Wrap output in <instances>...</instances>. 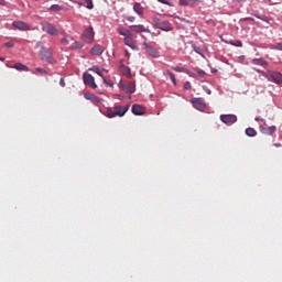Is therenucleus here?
<instances>
[{
  "instance_id": "nucleus-1",
  "label": "nucleus",
  "mask_w": 282,
  "mask_h": 282,
  "mask_svg": "<svg viewBox=\"0 0 282 282\" xmlns=\"http://www.w3.org/2000/svg\"><path fill=\"white\" fill-rule=\"evenodd\" d=\"M269 83H274L275 85H282V74L280 72H274V70H268L265 72H260Z\"/></svg>"
},
{
  "instance_id": "nucleus-2",
  "label": "nucleus",
  "mask_w": 282,
  "mask_h": 282,
  "mask_svg": "<svg viewBox=\"0 0 282 282\" xmlns=\"http://www.w3.org/2000/svg\"><path fill=\"white\" fill-rule=\"evenodd\" d=\"M115 110L108 109L107 110V118H122L127 111H129V105L126 106H115Z\"/></svg>"
},
{
  "instance_id": "nucleus-3",
  "label": "nucleus",
  "mask_w": 282,
  "mask_h": 282,
  "mask_svg": "<svg viewBox=\"0 0 282 282\" xmlns=\"http://www.w3.org/2000/svg\"><path fill=\"white\" fill-rule=\"evenodd\" d=\"M54 51L52 48H42L40 51V58L42 61H45L50 65H54L56 63V59H54Z\"/></svg>"
},
{
  "instance_id": "nucleus-4",
  "label": "nucleus",
  "mask_w": 282,
  "mask_h": 282,
  "mask_svg": "<svg viewBox=\"0 0 282 282\" xmlns=\"http://www.w3.org/2000/svg\"><path fill=\"white\" fill-rule=\"evenodd\" d=\"M153 23L155 28L163 32H173V24L169 21H161L159 18H153Z\"/></svg>"
},
{
  "instance_id": "nucleus-5",
  "label": "nucleus",
  "mask_w": 282,
  "mask_h": 282,
  "mask_svg": "<svg viewBox=\"0 0 282 282\" xmlns=\"http://www.w3.org/2000/svg\"><path fill=\"white\" fill-rule=\"evenodd\" d=\"M120 89L126 91V94H135V82H120L119 83Z\"/></svg>"
},
{
  "instance_id": "nucleus-6",
  "label": "nucleus",
  "mask_w": 282,
  "mask_h": 282,
  "mask_svg": "<svg viewBox=\"0 0 282 282\" xmlns=\"http://www.w3.org/2000/svg\"><path fill=\"white\" fill-rule=\"evenodd\" d=\"M42 31L46 32V34H50L51 36H58V29L50 24V22L42 24Z\"/></svg>"
},
{
  "instance_id": "nucleus-7",
  "label": "nucleus",
  "mask_w": 282,
  "mask_h": 282,
  "mask_svg": "<svg viewBox=\"0 0 282 282\" xmlns=\"http://www.w3.org/2000/svg\"><path fill=\"white\" fill-rule=\"evenodd\" d=\"M191 102L193 107L198 111H204V109H206V101L202 97L193 98L191 99Z\"/></svg>"
},
{
  "instance_id": "nucleus-8",
  "label": "nucleus",
  "mask_w": 282,
  "mask_h": 282,
  "mask_svg": "<svg viewBox=\"0 0 282 282\" xmlns=\"http://www.w3.org/2000/svg\"><path fill=\"white\" fill-rule=\"evenodd\" d=\"M94 28L89 26L88 29H86L82 35L83 41H85V43H94Z\"/></svg>"
},
{
  "instance_id": "nucleus-9",
  "label": "nucleus",
  "mask_w": 282,
  "mask_h": 282,
  "mask_svg": "<svg viewBox=\"0 0 282 282\" xmlns=\"http://www.w3.org/2000/svg\"><path fill=\"white\" fill-rule=\"evenodd\" d=\"M83 78H84L85 85L90 86L91 89H96V88L98 87V85H96V80L94 79V77L91 76V74H89V73H84V74H83Z\"/></svg>"
},
{
  "instance_id": "nucleus-10",
  "label": "nucleus",
  "mask_w": 282,
  "mask_h": 282,
  "mask_svg": "<svg viewBox=\"0 0 282 282\" xmlns=\"http://www.w3.org/2000/svg\"><path fill=\"white\" fill-rule=\"evenodd\" d=\"M220 120H221V122H224V124H235V122H237V116L221 115Z\"/></svg>"
},
{
  "instance_id": "nucleus-11",
  "label": "nucleus",
  "mask_w": 282,
  "mask_h": 282,
  "mask_svg": "<svg viewBox=\"0 0 282 282\" xmlns=\"http://www.w3.org/2000/svg\"><path fill=\"white\" fill-rule=\"evenodd\" d=\"M13 28L20 30L21 32L30 31V25L23 21H15L12 23Z\"/></svg>"
},
{
  "instance_id": "nucleus-12",
  "label": "nucleus",
  "mask_w": 282,
  "mask_h": 282,
  "mask_svg": "<svg viewBox=\"0 0 282 282\" xmlns=\"http://www.w3.org/2000/svg\"><path fill=\"white\" fill-rule=\"evenodd\" d=\"M129 30H131V32H134L135 34H142V32H149V29H147V26L142 24L130 25Z\"/></svg>"
},
{
  "instance_id": "nucleus-13",
  "label": "nucleus",
  "mask_w": 282,
  "mask_h": 282,
  "mask_svg": "<svg viewBox=\"0 0 282 282\" xmlns=\"http://www.w3.org/2000/svg\"><path fill=\"white\" fill-rule=\"evenodd\" d=\"M143 47L148 52V54L152 56V58H158L159 53L158 50H155V47L149 45L147 42L143 43Z\"/></svg>"
},
{
  "instance_id": "nucleus-14",
  "label": "nucleus",
  "mask_w": 282,
  "mask_h": 282,
  "mask_svg": "<svg viewBox=\"0 0 282 282\" xmlns=\"http://www.w3.org/2000/svg\"><path fill=\"white\" fill-rule=\"evenodd\" d=\"M117 32L118 34H120V36H124V39H129L130 36H133V31H131V29H124L123 26H119L117 28Z\"/></svg>"
},
{
  "instance_id": "nucleus-15",
  "label": "nucleus",
  "mask_w": 282,
  "mask_h": 282,
  "mask_svg": "<svg viewBox=\"0 0 282 282\" xmlns=\"http://www.w3.org/2000/svg\"><path fill=\"white\" fill-rule=\"evenodd\" d=\"M123 41H124V45H127L131 50H138V43L135 42V40H133V36L123 37Z\"/></svg>"
},
{
  "instance_id": "nucleus-16",
  "label": "nucleus",
  "mask_w": 282,
  "mask_h": 282,
  "mask_svg": "<svg viewBox=\"0 0 282 282\" xmlns=\"http://www.w3.org/2000/svg\"><path fill=\"white\" fill-rule=\"evenodd\" d=\"M144 111H145V109H144V107L141 106V105L134 104V105L132 106V113H133L134 116H144Z\"/></svg>"
},
{
  "instance_id": "nucleus-17",
  "label": "nucleus",
  "mask_w": 282,
  "mask_h": 282,
  "mask_svg": "<svg viewBox=\"0 0 282 282\" xmlns=\"http://www.w3.org/2000/svg\"><path fill=\"white\" fill-rule=\"evenodd\" d=\"M172 69H174V72H178V73L183 72L184 74H187V76L195 78V74L193 72H191V69H188V68H184L182 66H174V67H172Z\"/></svg>"
},
{
  "instance_id": "nucleus-18",
  "label": "nucleus",
  "mask_w": 282,
  "mask_h": 282,
  "mask_svg": "<svg viewBox=\"0 0 282 282\" xmlns=\"http://www.w3.org/2000/svg\"><path fill=\"white\" fill-rule=\"evenodd\" d=\"M261 133H264V135H273L276 132V127L271 126L269 128L260 127Z\"/></svg>"
},
{
  "instance_id": "nucleus-19",
  "label": "nucleus",
  "mask_w": 282,
  "mask_h": 282,
  "mask_svg": "<svg viewBox=\"0 0 282 282\" xmlns=\"http://www.w3.org/2000/svg\"><path fill=\"white\" fill-rule=\"evenodd\" d=\"M102 52H105V48L100 44L95 45L90 50V54H93V56H100Z\"/></svg>"
},
{
  "instance_id": "nucleus-20",
  "label": "nucleus",
  "mask_w": 282,
  "mask_h": 282,
  "mask_svg": "<svg viewBox=\"0 0 282 282\" xmlns=\"http://www.w3.org/2000/svg\"><path fill=\"white\" fill-rule=\"evenodd\" d=\"M120 70L122 72L123 76H127V78H131V68L128 66H124V64L120 63L119 65Z\"/></svg>"
},
{
  "instance_id": "nucleus-21",
  "label": "nucleus",
  "mask_w": 282,
  "mask_h": 282,
  "mask_svg": "<svg viewBox=\"0 0 282 282\" xmlns=\"http://www.w3.org/2000/svg\"><path fill=\"white\" fill-rule=\"evenodd\" d=\"M202 0H180V6H199Z\"/></svg>"
},
{
  "instance_id": "nucleus-22",
  "label": "nucleus",
  "mask_w": 282,
  "mask_h": 282,
  "mask_svg": "<svg viewBox=\"0 0 282 282\" xmlns=\"http://www.w3.org/2000/svg\"><path fill=\"white\" fill-rule=\"evenodd\" d=\"M133 11L139 14V17H142L144 14V8L140 2H134L133 4Z\"/></svg>"
},
{
  "instance_id": "nucleus-23",
  "label": "nucleus",
  "mask_w": 282,
  "mask_h": 282,
  "mask_svg": "<svg viewBox=\"0 0 282 282\" xmlns=\"http://www.w3.org/2000/svg\"><path fill=\"white\" fill-rule=\"evenodd\" d=\"M84 98L86 100H91V102H100V98L96 97V95H94L91 93H85Z\"/></svg>"
},
{
  "instance_id": "nucleus-24",
  "label": "nucleus",
  "mask_w": 282,
  "mask_h": 282,
  "mask_svg": "<svg viewBox=\"0 0 282 282\" xmlns=\"http://www.w3.org/2000/svg\"><path fill=\"white\" fill-rule=\"evenodd\" d=\"M13 69H17L18 72H30V68L22 63L14 64Z\"/></svg>"
},
{
  "instance_id": "nucleus-25",
  "label": "nucleus",
  "mask_w": 282,
  "mask_h": 282,
  "mask_svg": "<svg viewBox=\"0 0 282 282\" xmlns=\"http://www.w3.org/2000/svg\"><path fill=\"white\" fill-rule=\"evenodd\" d=\"M257 19H260L261 21H264L265 23H269V25H273L274 24V19L272 18H268L265 15L261 17V15H256Z\"/></svg>"
},
{
  "instance_id": "nucleus-26",
  "label": "nucleus",
  "mask_w": 282,
  "mask_h": 282,
  "mask_svg": "<svg viewBox=\"0 0 282 282\" xmlns=\"http://www.w3.org/2000/svg\"><path fill=\"white\" fill-rule=\"evenodd\" d=\"M245 133L248 135V138L257 137V130H254V128H247Z\"/></svg>"
},
{
  "instance_id": "nucleus-27",
  "label": "nucleus",
  "mask_w": 282,
  "mask_h": 282,
  "mask_svg": "<svg viewBox=\"0 0 282 282\" xmlns=\"http://www.w3.org/2000/svg\"><path fill=\"white\" fill-rule=\"evenodd\" d=\"M61 10H65V7H61L59 4H53L48 8L50 12H61Z\"/></svg>"
},
{
  "instance_id": "nucleus-28",
  "label": "nucleus",
  "mask_w": 282,
  "mask_h": 282,
  "mask_svg": "<svg viewBox=\"0 0 282 282\" xmlns=\"http://www.w3.org/2000/svg\"><path fill=\"white\" fill-rule=\"evenodd\" d=\"M89 72H94L95 74H98V76L102 78V72H105V69H100V67L98 66H93L91 68H89Z\"/></svg>"
},
{
  "instance_id": "nucleus-29",
  "label": "nucleus",
  "mask_w": 282,
  "mask_h": 282,
  "mask_svg": "<svg viewBox=\"0 0 282 282\" xmlns=\"http://www.w3.org/2000/svg\"><path fill=\"white\" fill-rule=\"evenodd\" d=\"M252 63H253V65H262V66L268 65V62L263 61L261 58H254V59H252Z\"/></svg>"
},
{
  "instance_id": "nucleus-30",
  "label": "nucleus",
  "mask_w": 282,
  "mask_h": 282,
  "mask_svg": "<svg viewBox=\"0 0 282 282\" xmlns=\"http://www.w3.org/2000/svg\"><path fill=\"white\" fill-rule=\"evenodd\" d=\"M166 74L169 75V78L172 80L173 85H177L175 75L173 73H171V70H166Z\"/></svg>"
},
{
  "instance_id": "nucleus-31",
  "label": "nucleus",
  "mask_w": 282,
  "mask_h": 282,
  "mask_svg": "<svg viewBox=\"0 0 282 282\" xmlns=\"http://www.w3.org/2000/svg\"><path fill=\"white\" fill-rule=\"evenodd\" d=\"M83 48V43L80 42H74V44L70 46V50H80Z\"/></svg>"
},
{
  "instance_id": "nucleus-32",
  "label": "nucleus",
  "mask_w": 282,
  "mask_h": 282,
  "mask_svg": "<svg viewBox=\"0 0 282 282\" xmlns=\"http://www.w3.org/2000/svg\"><path fill=\"white\" fill-rule=\"evenodd\" d=\"M230 45H232L234 47H243V43L241 41H236V42H229Z\"/></svg>"
},
{
  "instance_id": "nucleus-33",
  "label": "nucleus",
  "mask_w": 282,
  "mask_h": 282,
  "mask_svg": "<svg viewBox=\"0 0 282 282\" xmlns=\"http://www.w3.org/2000/svg\"><path fill=\"white\" fill-rule=\"evenodd\" d=\"M88 10H94V0H85Z\"/></svg>"
},
{
  "instance_id": "nucleus-34",
  "label": "nucleus",
  "mask_w": 282,
  "mask_h": 282,
  "mask_svg": "<svg viewBox=\"0 0 282 282\" xmlns=\"http://www.w3.org/2000/svg\"><path fill=\"white\" fill-rule=\"evenodd\" d=\"M159 3H163V6H173V3H171L169 0H158Z\"/></svg>"
},
{
  "instance_id": "nucleus-35",
  "label": "nucleus",
  "mask_w": 282,
  "mask_h": 282,
  "mask_svg": "<svg viewBox=\"0 0 282 282\" xmlns=\"http://www.w3.org/2000/svg\"><path fill=\"white\" fill-rule=\"evenodd\" d=\"M35 72H39V74H43V75L47 74V70H45L41 67L35 68Z\"/></svg>"
},
{
  "instance_id": "nucleus-36",
  "label": "nucleus",
  "mask_w": 282,
  "mask_h": 282,
  "mask_svg": "<svg viewBox=\"0 0 282 282\" xmlns=\"http://www.w3.org/2000/svg\"><path fill=\"white\" fill-rule=\"evenodd\" d=\"M268 1V3H271V6H278V3L281 1V0H265Z\"/></svg>"
},
{
  "instance_id": "nucleus-37",
  "label": "nucleus",
  "mask_w": 282,
  "mask_h": 282,
  "mask_svg": "<svg viewBox=\"0 0 282 282\" xmlns=\"http://www.w3.org/2000/svg\"><path fill=\"white\" fill-rule=\"evenodd\" d=\"M104 84L106 85V87H111L113 84L111 83V80H106L105 77H102Z\"/></svg>"
},
{
  "instance_id": "nucleus-38",
  "label": "nucleus",
  "mask_w": 282,
  "mask_h": 282,
  "mask_svg": "<svg viewBox=\"0 0 282 282\" xmlns=\"http://www.w3.org/2000/svg\"><path fill=\"white\" fill-rule=\"evenodd\" d=\"M127 21H129L130 23H133L135 21V17L133 15H128L127 18Z\"/></svg>"
},
{
  "instance_id": "nucleus-39",
  "label": "nucleus",
  "mask_w": 282,
  "mask_h": 282,
  "mask_svg": "<svg viewBox=\"0 0 282 282\" xmlns=\"http://www.w3.org/2000/svg\"><path fill=\"white\" fill-rule=\"evenodd\" d=\"M4 47H14V42H7Z\"/></svg>"
},
{
  "instance_id": "nucleus-40",
  "label": "nucleus",
  "mask_w": 282,
  "mask_h": 282,
  "mask_svg": "<svg viewBox=\"0 0 282 282\" xmlns=\"http://www.w3.org/2000/svg\"><path fill=\"white\" fill-rule=\"evenodd\" d=\"M191 83L189 82H186L185 84H184V89H186V90H189L191 89Z\"/></svg>"
},
{
  "instance_id": "nucleus-41",
  "label": "nucleus",
  "mask_w": 282,
  "mask_h": 282,
  "mask_svg": "<svg viewBox=\"0 0 282 282\" xmlns=\"http://www.w3.org/2000/svg\"><path fill=\"white\" fill-rule=\"evenodd\" d=\"M274 50H280V51H282V42L275 44Z\"/></svg>"
},
{
  "instance_id": "nucleus-42",
  "label": "nucleus",
  "mask_w": 282,
  "mask_h": 282,
  "mask_svg": "<svg viewBox=\"0 0 282 282\" xmlns=\"http://www.w3.org/2000/svg\"><path fill=\"white\" fill-rule=\"evenodd\" d=\"M62 43H63V45H67V43H69V40H67V37H63Z\"/></svg>"
},
{
  "instance_id": "nucleus-43",
  "label": "nucleus",
  "mask_w": 282,
  "mask_h": 282,
  "mask_svg": "<svg viewBox=\"0 0 282 282\" xmlns=\"http://www.w3.org/2000/svg\"><path fill=\"white\" fill-rule=\"evenodd\" d=\"M36 47H40L41 50L45 48V47L43 46V42H37V43H36Z\"/></svg>"
},
{
  "instance_id": "nucleus-44",
  "label": "nucleus",
  "mask_w": 282,
  "mask_h": 282,
  "mask_svg": "<svg viewBox=\"0 0 282 282\" xmlns=\"http://www.w3.org/2000/svg\"><path fill=\"white\" fill-rule=\"evenodd\" d=\"M59 85H61V87H65V79L64 78H61Z\"/></svg>"
},
{
  "instance_id": "nucleus-45",
  "label": "nucleus",
  "mask_w": 282,
  "mask_h": 282,
  "mask_svg": "<svg viewBox=\"0 0 282 282\" xmlns=\"http://www.w3.org/2000/svg\"><path fill=\"white\" fill-rule=\"evenodd\" d=\"M256 122H263V118H261V117H256Z\"/></svg>"
},
{
  "instance_id": "nucleus-46",
  "label": "nucleus",
  "mask_w": 282,
  "mask_h": 282,
  "mask_svg": "<svg viewBox=\"0 0 282 282\" xmlns=\"http://www.w3.org/2000/svg\"><path fill=\"white\" fill-rule=\"evenodd\" d=\"M206 75V72L204 70H198V76H205Z\"/></svg>"
},
{
  "instance_id": "nucleus-47",
  "label": "nucleus",
  "mask_w": 282,
  "mask_h": 282,
  "mask_svg": "<svg viewBox=\"0 0 282 282\" xmlns=\"http://www.w3.org/2000/svg\"><path fill=\"white\" fill-rule=\"evenodd\" d=\"M124 54H126V56L129 58L130 56H131V53H129V51H124Z\"/></svg>"
},
{
  "instance_id": "nucleus-48",
  "label": "nucleus",
  "mask_w": 282,
  "mask_h": 282,
  "mask_svg": "<svg viewBox=\"0 0 282 282\" xmlns=\"http://www.w3.org/2000/svg\"><path fill=\"white\" fill-rule=\"evenodd\" d=\"M247 21H254V19H252V18H247Z\"/></svg>"
},
{
  "instance_id": "nucleus-49",
  "label": "nucleus",
  "mask_w": 282,
  "mask_h": 282,
  "mask_svg": "<svg viewBox=\"0 0 282 282\" xmlns=\"http://www.w3.org/2000/svg\"><path fill=\"white\" fill-rule=\"evenodd\" d=\"M274 147H281V143H274Z\"/></svg>"
}]
</instances>
